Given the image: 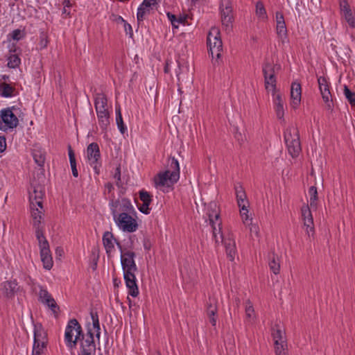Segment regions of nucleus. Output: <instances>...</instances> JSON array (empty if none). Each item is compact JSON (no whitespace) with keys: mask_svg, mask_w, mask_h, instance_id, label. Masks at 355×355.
<instances>
[{"mask_svg":"<svg viewBox=\"0 0 355 355\" xmlns=\"http://www.w3.org/2000/svg\"><path fill=\"white\" fill-rule=\"evenodd\" d=\"M150 204L143 202L141 205H137L138 209L144 214H148L150 212V209L149 208V205Z\"/></svg>","mask_w":355,"mask_h":355,"instance_id":"nucleus-58","label":"nucleus"},{"mask_svg":"<svg viewBox=\"0 0 355 355\" xmlns=\"http://www.w3.org/2000/svg\"><path fill=\"white\" fill-rule=\"evenodd\" d=\"M220 33L218 28L216 27H213L209 31L207 37V43H215L221 42Z\"/></svg>","mask_w":355,"mask_h":355,"instance_id":"nucleus-39","label":"nucleus"},{"mask_svg":"<svg viewBox=\"0 0 355 355\" xmlns=\"http://www.w3.org/2000/svg\"><path fill=\"white\" fill-rule=\"evenodd\" d=\"M152 195L149 192L144 189L139 191V198L144 203L150 204L152 202Z\"/></svg>","mask_w":355,"mask_h":355,"instance_id":"nucleus-52","label":"nucleus"},{"mask_svg":"<svg viewBox=\"0 0 355 355\" xmlns=\"http://www.w3.org/2000/svg\"><path fill=\"white\" fill-rule=\"evenodd\" d=\"M6 148V139L5 136H0V153H3Z\"/></svg>","mask_w":355,"mask_h":355,"instance_id":"nucleus-61","label":"nucleus"},{"mask_svg":"<svg viewBox=\"0 0 355 355\" xmlns=\"http://www.w3.org/2000/svg\"><path fill=\"white\" fill-rule=\"evenodd\" d=\"M114 178L116 180V185L120 188L122 187V182H121V164H119L116 168L115 172L114 174Z\"/></svg>","mask_w":355,"mask_h":355,"instance_id":"nucleus-53","label":"nucleus"},{"mask_svg":"<svg viewBox=\"0 0 355 355\" xmlns=\"http://www.w3.org/2000/svg\"><path fill=\"white\" fill-rule=\"evenodd\" d=\"M135 257L136 254L132 250L125 252L123 253V255H121V264L123 273L128 272H135L137 271V266L135 261Z\"/></svg>","mask_w":355,"mask_h":355,"instance_id":"nucleus-12","label":"nucleus"},{"mask_svg":"<svg viewBox=\"0 0 355 355\" xmlns=\"http://www.w3.org/2000/svg\"><path fill=\"white\" fill-rule=\"evenodd\" d=\"M217 206L215 202H211L209 204L208 209V217L209 224L212 228L213 237H216V234L220 235L221 241L225 239L222 233V221L220 218V213L216 210Z\"/></svg>","mask_w":355,"mask_h":355,"instance_id":"nucleus-6","label":"nucleus"},{"mask_svg":"<svg viewBox=\"0 0 355 355\" xmlns=\"http://www.w3.org/2000/svg\"><path fill=\"white\" fill-rule=\"evenodd\" d=\"M272 330V336L275 340V345H279V342L281 343L285 341L283 336L284 333L277 325H275V327H273Z\"/></svg>","mask_w":355,"mask_h":355,"instance_id":"nucleus-45","label":"nucleus"},{"mask_svg":"<svg viewBox=\"0 0 355 355\" xmlns=\"http://www.w3.org/2000/svg\"><path fill=\"white\" fill-rule=\"evenodd\" d=\"M114 243L116 245L118 249L121 252V255H123V253L125 252H129L128 248H131L132 245V241L130 240V245H128L127 247L122 246L121 243L117 240L114 239Z\"/></svg>","mask_w":355,"mask_h":355,"instance_id":"nucleus-57","label":"nucleus"},{"mask_svg":"<svg viewBox=\"0 0 355 355\" xmlns=\"http://www.w3.org/2000/svg\"><path fill=\"white\" fill-rule=\"evenodd\" d=\"M119 211L128 213V214L133 215L135 216L137 215V212L132 205L131 201L127 198H123L121 199V205L119 208Z\"/></svg>","mask_w":355,"mask_h":355,"instance_id":"nucleus-33","label":"nucleus"},{"mask_svg":"<svg viewBox=\"0 0 355 355\" xmlns=\"http://www.w3.org/2000/svg\"><path fill=\"white\" fill-rule=\"evenodd\" d=\"M302 217L304 221V225L306 228V232L310 236L314 233L313 218L311 211V207L308 205H304L301 208Z\"/></svg>","mask_w":355,"mask_h":355,"instance_id":"nucleus-15","label":"nucleus"},{"mask_svg":"<svg viewBox=\"0 0 355 355\" xmlns=\"http://www.w3.org/2000/svg\"><path fill=\"white\" fill-rule=\"evenodd\" d=\"M221 243L225 245L227 257L231 261H233L236 254L235 241L229 235L228 237L224 239L223 241H221Z\"/></svg>","mask_w":355,"mask_h":355,"instance_id":"nucleus-22","label":"nucleus"},{"mask_svg":"<svg viewBox=\"0 0 355 355\" xmlns=\"http://www.w3.org/2000/svg\"><path fill=\"white\" fill-rule=\"evenodd\" d=\"M48 41L44 37H41L40 42V46L41 49L46 48L47 46Z\"/></svg>","mask_w":355,"mask_h":355,"instance_id":"nucleus-64","label":"nucleus"},{"mask_svg":"<svg viewBox=\"0 0 355 355\" xmlns=\"http://www.w3.org/2000/svg\"><path fill=\"white\" fill-rule=\"evenodd\" d=\"M209 53L212 58V63L214 66L219 65L221 62V52L223 51V42H215L207 44Z\"/></svg>","mask_w":355,"mask_h":355,"instance_id":"nucleus-17","label":"nucleus"},{"mask_svg":"<svg viewBox=\"0 0 355 355\" xmlns=\"http://www.w3.org/2000/svg\"><path fill=\"white\" fill-rule=\"evenodd\" d=\"M274 107L275 110L276 115L278 119H284V100L282 95L279 93H272Z\"/></svg>","mask_w":355,"mask_h":355,"instance_id":"nucleus-24","label":"nucleus"},{"mask_svg":"<svg viewBox=\"0 0 355 355\" xmlns=\"http://www.w3.org/2000/svg\"><path fill=\"white\" fill-rule=\"evenodd\" d=\"M85 337L82 326L75 319H70L67 324L64 331V342L69 349L76 348L78 342Z\"/></svg>","mask_w":355,"mask_h":355,"instance_id":"nucleus-1","label":"nucleus"},{"mask_svg":"<svg viewBox=\"0 0 355 355\" xmlns=\"http://www.w3.org/2000/svg\"><path fill=\"white\" fill-rule=\"evenodd\" d=\"M20 288L17 279L5 281L0 284V294L8 300H12Z\"/></svg>","mask_w":355,"mask_h":355,"instance_id":"nucleus-10","label":"nucleus"},{"mask_svg":"<svg viewBox=\"0 0 355 355\" xmlns=\"http://www.w3.org/2000/svg\"><path fill=\"white\" fill-rule=\"evenodd\" d=\"M19 110L16 106H11L0 110V130L12 131L19 125V121L15 113Z\"/></svg>","mask_w":355,"mask_h":355,"instance_id":"nucleus-2","label":"nucleus"},{"mask_svg":"<svg viewBox=\"0 0 355 355\" xmlns=\"http://www.w3.org/2000/svg\"><path fill=\"white\" fill-rule=\"evenodd\" d=\"M39 300L44 305L47 306L49 309H51L55 318L58 317L60 307L57 304L54 298L46 289L43 288H40L39 292Z\"/></svg>","mask_w":355,"mask_h":355,"instance_id":"nucleus-11","label":"nucleus"},{"mask_svg":"<svg viewBox=\"0 0 355 355\" xmlns=\"http://www.w3.org/2000/svg\"><path fill=\"white\" fill-rule=\"evenodd\" d=\"M339 4L342 15L352 10L347 0H339Z\"/></svg>","mask_w":355,"mask_h":355,"instance_id":"nucleus-55","label":"nucleus"},{"mask_svg":"<svg viewBox=\"0 0 355 355\" xmlns=\"http://www.w3.org/2000/svg\"><path fill=\"white\" fill-rule=\"evenodd\" d=\"M114 239H116L114 237V235L111 232L107 231L104 232L102 241L106 254L108 257H110V254L114 250Z\"/></svg>","mask_w":355,"mask_h":355,"instance_id":"nucleus-25","label":"nucleus"},{"mask_svg":"<svg viewBox=\"0 0 355 355\" xmlns=\"http://www.w3.org/2000/svg\"><path fill=\"white\" fill-rule=\"evenodd\" d=\"M107 98L105 94L98 93L94 98V107L96 112H109L107 110Z\"/></svg>","mask_w":355,"mask_h":355,"instance_id":"nucleus-26","label":"nucleus"},{"mask_svg":"<svg viewBox=\"0 0 355 355\" xmlns=\"http://www.w3.org/2000/svg\"><path fill=\"white\" fill-rule=\"evenodd\" d=\"M284 136L288 153L292 157H297L302 150L297 128L294 126L288 127Z\"/></svg>","mask_w":355,"mask_h":355,"instance_id":"nucleus-4","label":"nucleus"},{"mask_svg":"<svg viewBox=\"0 0 355 355\" xmlns=\"http://www.w3.org/2000/svg\"><path fill=\"white\" fill-rule=\"evenodd\" d=\"M343 94L352 107H355V92L351 91L347 85H344Z\"/></svg>","mask_w":355,"mask_h":355,"instance_id":"nucleus-46","label":"nucleus"},{"mask_svg":"<svg viewBox=\"0 0 355 355\" xmlns=\"http://www.w3.org/2000/svg\"><path fill=\"white\" fill-rule=\"evenodd\" d=\"M206 313L209 322L213 327H216L218 319V307L216 302L214 299L209 298L207 302Z\"/></svg>","mask_w":355,"mask_h":355,"instance_id":"nucleus-19","label":"nucleus"},{"mask_svg":"<svg viewBox=\"0 0 355 355\" xmlns=\"http://www.w3.org/2000/svg\"><path fill=\"white\" fill-rule=\"evenodd\" d=\"M32 155L35 163L43 169L45 162V151L39 147H35L32 150Z\"/></svg>","mask_w":355,"mask_h":355,"instance_id":"nucleus-29","label":"nucleus"},{"mask_svg":"<svg viewBox=\"0 0 355 355\" xmlns=\"http://www.w3.org/2000/svg\"><path fill=\"white\" fill-rule=\"evenodd\" d=\"M9 35L11 36L12 40L19 41L25 36V33H23L20 29H15Z\"/></svg>","mask_w":355,"mask_h":355,"instance_id":"nucleus-56","label":"nucleus"},{"mask_svg":"<svg viewBox=\"0 0 355 355\" xmlns=\"http://www.w3.org/2000/svg\"><path fill=\"white\" fill-rule=\"evenodd\" d=\"M302 96V88L301 85L298 83H293L291 88V98L292 99L291 105L293 108H296L300 101Z\"/></svg>","mask_w":355,"mask_h":355,"instance_id":"nucleus-23","label":"nucleus"},{"mask_svg":"<svg viewBox=\"0 0 355 355\" xmlns=\"http://www.w3.org/2000/svg\"><path fill=\"white\" fill-rule=\"evenodd\" d=\"M347 21L348 25L351 28H355V17H354L352 10L343 15Z\"/></svg>","mask_w":355,"mask_h":355,"instance_id":"nucleus-54","label":"nucleus"},{"mask_svg":"<svg viewBox=\"0 0 355 355\" xmlns=\"http://www.w3.org/2000/svg\"><path fill=\"white\" fill-rule=\"evenodd\" d=\"M318 82L322 98L325 103V108L330 112H332L334 110V103L327 80L324 76H320L318 78Z\"/></svg>","mask_w":355,"mask_h":355,"instance_id":"nucleus-9","label":"nucleus"},{"mask_svg":"<svg viewBox=\"0 0 355 355\" xmlns=\"http://www.w3.org/2000/svg\"><path fill=\"white\" fill-rule=\"evenodd\" d=\"M87 157L89 162L90 166L94 170L96 174L100 173V167L101 166V153L98 144L96 142L91 143L87 148Z\"/></svg>","mask_w":355,"mask_h":355,"instance_id":"nucleus-8","label":"nucleus"},{"mask_svg":"<svg viewBox=\"0 0 355 355\" xmlns=\"http://www.w3.org/2000/svg\"><path fill=\"white\" fill-rule=\"evenodd\" d=\"M237 204L239 207L240 208V214L241 216V218L243 220L244 223H248V221L249 220V216L248 214V207H249V202L247 198H245V200H241L239 201H237Z\"/></svg>","mask_w":355,"mask_h":355,"instance_id":"nucleus-36","label":"nucleus"},{"mask_svg":"<svg viewBox=\"0 0 355 355\" xmlns=\"http://www.w3.org/2000/svg\"><path fill=\"white\" fill-rule=\"evenodd\" d=\"M47 345H43L42 347L37 343H33L31 355H42L46 349Z\"/></svg>","mask_w":355,"mask_h":355,"instance_id":"nucleus-50","label":"nucleus"},{"mask_svg":"<svg viewBox=\"0 0 355 355\" xmlns=\"http://www.w3.org/2000/svg\"><path fill=\"white\" fill-rule=\"evenodd\" d=\"M114 220L119 229L125 232L132 233L138 229L136 219L128 213L121 212Z\"/></svg>","mask_w":355,"mask_h":355,"instance_id":"nucleus-7","label":"nucleus"},{"mask_svg":"<svg viewBox=\"0 0 355 355\" xmlns=\"http://www.w3.org/2000/svg\"><path fill=\"white\" fill-rule=\"evenodd\" d=\"M121 205V200H111L110 202V207L111 209V213L113 216V218H115L118 215H119V213H118V207H120Z\"/></svg>","mask_w":355,"mask_h":355,"instance_id":"nucleus-49","label":"nucleus"},{"mask_svg":"<svg viewBox=\"0 0 355 355\" xmlns=\"http://www.w3.org/2000/svg\"><path fill=\"white\" fill-rule=\"evenodd\" d=\"M275 20L277 23L276 31L277 34L281 38H285L287 36V29L284 20V15L280 11L275 12Z\"/></svg>","mask_w":355,"mask_h":355,"instance_id":"nucleus-21","label":"nucleus"},{"mask_svg":"<svg viewBox=\"0 0 355 355\" xmlns=\"http://www.w3.org/2000/svg\"><path fill=\"white\" fill-rule=\"evenodd\" d=\"M15 88L6 83H0V95L3 98L13 96Z\"/></svg>","mask_w":355,"mask_h":355,"instance_id":"nucleus-37","label":"nucleus"},{"mask_svg":"<svg viewBox=\"0 0 355 355\" xmlns=\"http://www.w3.org/2000/svg\"><path fill=\"white\" fill-rule=\"evenodd\" d=\"M21 59L15 53H11L8 58V67L11 69H15L19 66Z\"/></svg>","mask_w":355,"mask_h":355,"instance_id":"nucleus-47","label":"nucleus"},{"mask_svg":"<svg viewBox=\"0 0 355 355\" xmlns=\"http://www.w3.org/2000/svg\"><path fill=\"white\" fill-rule=\"evenodd\" d=\"M172 178L173 177L170 173V171H165L164 172L157 174V175L155 178V183L157 187L166 186L170 187L176 183L179 180L178 178H175V180H173Z\"/></svg>","mask_w":355,"mask_h":355,"instance_id":"nucleus-16","label":"nucleus"},{"mask_svg":"<svg viewBox=\"0 0 355 355\" xmlns=\"http://www.w3.org/2000/svg\"><path fill=\"white\" fill-rule=\"evenodd\" d=\"M265 87L267 90L269 89L270 87L272 90L273 93L276 92V83L277 78L275 75L263 76Z\"/></svg>","mask_w":355,"mask_h":355,"instance_id":"nucleus-43","label":"nucleus"},{"mask_svg":"<svg viewBox=\"0 0 355 355\" xmlns=\"http://www.w3.org/2000/svg\"><path fill=\"white\" fill-rule=\"evenodd\" d=\"M40 254L44 268L46 270H51L53 266V261L50 248L41 249V250H40Z\"/></svg>","mask_w":355,"mask_h":355,"instance_id":"nucleus-27","label":"nucleus"},{"mask_svg":"<svg viewBox=\"0 0 355 355\" xmlns=\"http://www.w3.org/2000/svg\"><path fill=\"white\" fill-rule=\"evenodd\" d=\"M80 343V352L78 355H92V351L96 350V344L94 339H89L84 338L79 341Z\"/></svg>","mask_w":355,"mask_h":355,"instance_id":"nucleus-20","label":"nucleus"},{"mask_svg":"<svg viewBox=\"0 0 355 355\" xmlns=\"http://www.w3.org/2000/svg\"><path fill=\"white\" fill-rule=\"evenodd\" d=\"M245 323L246 324H252L256 318V315H255L253 305L250 300H248L245 302Z\"/></svg>","mask_w":355,"mask_h":355,"instance_id":"nucleus-30","label":"nucleus"},{"mask_svg":"<svg viewBox=\"0 0 355 355\" xmlns=\"http://www.w3.org/2000/svg\"><path fill=\"white\" fill-rule=\"evenodd\" d=\"M68 154L69 158L70 166L72 171L73 177L77 178L78 176V172L76 167V160L75 157L74 151L73 150L71 145L68 146Z\"/></svg>","mask_w":355,"mask_h":355,"instance_id":"nucleus-40","label":"nucleus"},{"mask_svg":"<svg viewBox=\"0 0 355 355\" xmlns=\"http://www.w3.org/2000/svg\"><path fill=\"white\" fill-rule=\"evenodd\" d=\"M124 30L127 35H129L130 38L133 37V31L131 25L128 24L127 21H124Z\"/></svg>","mask_w":355,"mask_h":355,"instance_id":"nucleus-60","label":"nucleus"},{"mask_svg":"<svg viewBox=\"0 0 355 355\" xmlns=\"http://www.w3.org/2000/svg\"><path fill=\"white\" fill-rule=\"evenodd\" d=\"M135 273V272H131L123 273V278L125 282V285L128 288V295L133 297H137L139 293Z\"/></svg>","mask_w":355,"mask_h":355,"instance_id":"nucleus-14","label":"nucleus"},{"mask_svg":"<svg viewBox=\"0 0 355 355\" xmlns=\"http://www.w3.org/2000/svg\"><path fill=\"white\" fill-rule=\"evenodd\" d=\"M275 66L268 60L266 59L262 65V72L263 76L275 75Z\"/></svg>","mask_w":355,"mask_h":355,"instance_id":"nucleus-44","label":"nucleus"},{"mask_svg":"<svg viewBox=\"0 0 355 355\" xmlns=\"http://www.w3.org/2000/svg\"><path fill=\"white\" fill-rule=\"evenodd\" d=\"M91 318L92 320V325L93 328L95 331H101L100 322L98 319V315L96 311H91L90 312Z\"/></svg>","mask_w":355,"mask_h":355,"instance_id":"nucleus-51","label":"nucleus"},{"mask_svg":"<svg viewBox=\"0 0 355 355\" xmlns=\"http://www.w3.org/2000/svg\"><path fill=\"white\" fill-rule=\"evenodd\" d=\"M268 266L270 270L275 274L277 275L280 270V263L279 257L274 252L268 254Z\"/></svg>","mask_w":355,"mask_h":355,"instance_id":"nucleus-34","label":"nucleus"},{"mask_svg":"<svg viewBox=\"0 0 355 355\" xmlns=\"http://www.w3.org/2000/svg\"><path fill=\"white\" fill-rule=\"evenodd\" d=\"M33 343H37L42 347L48 344V334L40 322H33Z\"/></svg>","mask_w":355,"mask_h":355,"instance_id":"nucleus-13","label":"nucleus"},{"mask_svg":"<svg viewBox=\"0 0 355 355\" xmlns=\"http://www.w3.org/2000/svg\"><path fill=\"white\" fill-rule=\"evenodd\" d=\"M167 17L168 20L171 21L173 28H178L179 26V24H184L187 21V15H180L178 18L177 17L171 13V12H167Z\"/></svg>","mask_w":355,"mask_h":355,"instance_id":"nucleus-38","label":"nucleus"},{"mask_svg":"<svg viewBox=\"0 0 355 355\" xmlns=\"http://www.w3.org/2000/svg\"><path fill=\"white\" fill-rule=\"evenodd\" d=\"M98 124L103 131H106L110 125V114L109 112H98L96 113Z\"/></svg>","mask_w":355,"mask_h":355,"instance_id":"nucleus-35","label":"nucleus"},{"mask_svg":"<svg viewBox=\"0 0 355 355\" xmlns=\"http://www.w3.org/2000/svg\"><path fill=\"white\" fill-rule=\"evenodd\" d=\"M157 4L156 0H144L141 4L139 6L137 12V20L138 23L143 21L145 15L150 14L152 9V6Z\"/></svg>","mask_w":355,"mask_h":355,"instance_id":"nucleus-18","label":"nucleus"},{"mask_svg":"<svg viewBox=\"0 0 355 355\" xmlns=\"http://www.w3.org/2000/svg\"><path fill=\"white\" fill-rule=\"evenodd\" d=\"M35 237L38 241L40 250L49 248V243L44 234L42 227H37L35 228Z\"/></svg>","mask_w":355,"mask_h":355,"instance_id":"nucleus-31","label":"nucleus"},{"mask_svg":"<svg viewBox=\"0 0 355 355\" xmlns=\"http://www.w3.org/2000/svg\"><path fill=\"white\" fill-rule=\"evenodd\" d=\"M285 341L283 342H279V345H275V354L276 355H284V343Z\"/></svg>","mask_w":355,"mask_h":355,"instance_id":"nucleus-59","label":"nucleus"},{"mask_svg":"<svg viewBox=\"0 0 355 355\" xmlns=\"http://www.w3.org/2000/svg\"><path fill=\"white\" fill-rule=\"evenodd\" d=\"M167 169L166 171H170L172 175V179L180 178V166L177 159L174 157H169L167 162Z\"/></svg>","mask_w":355,"mask_h":355,"instance_id":"nucleus-28","label":"nucleus"},{"mask_svg":"<svg viewBox=\"0 0 355 355\" xmlns=\"http://www.w3.org/2000/svg\"><path fill=\"white\" fill-rule=\"evenodd\" d=\"M115 112H116V122L117 127H118L119 131L122 134H124L127 131V127L125 126V125L124 124L123 121L120 105L116 106Z\"/></svg>","mask_w":355,"mask_h":355,"instance_id":"nucleus-41","label":"nucleus"},{"mask_svg":"<svg viewBox=\"0 0 355 355\" xmlns=\"http://www.w3.org/2000/svg\"><path fill=\"white\" fill-rule=\"evenodd\" d=\"M255 15L261 21L266 22L268 20L266 9L261 1H258L255 4Z\"/></svg>","mask_w":355,"mask_h":355,"instance_id":"nucleus-32","label":"nucleus"},{"mask_svg":"<svg viewBox=\"0 0 355 355\" xmlns=\"http://www.w3.org/2000/svg\"><path fill=\"white\" fill-rule=\"evenodd\" d=\"M221 22L226 31H230L233 27L234 17L231 0H220L219 4Z\"/></svg>","mask_w":355,"mask_h":355,"instance_id":"nucleus-5","label":"nucleus"},{"mask_svg":"<svg viewBox=\"0 0 355 355\" xmlns=\"http://www.w3.org/2000/svg\"><path fill=\"white\" fill-rule=\"evenodd\" d=\"M85 338H87L91 340L94 339V333L92 331V328L90 327V324H88L87 329V334H85Z\"/></svg>","mask_w":355,"mask_h":355,"instance_id":"nucleus-62","label":"nucleus"},{"mask_svg":"<svg viewBox=\"0 0 355 355\" xmlns=\"http://www.w3.org/2000/svg\"><path fill=\"white\" fill-rule=\"evenodd\" d=\"M105 191L108 193H110L114 190V186H113V184L111 182H107L105 184Z\"/></svg>","mask_w":355,"mask_h":355,"instance_id":"nucleus-63","label":"nucleus"},{"mask_svg":"<svg viewBox=\"0 0 355 355\" xmlns=\"http://www.w3.org/2000/svg\"><path fill=\"white\" fill-rule=\"evenodd\" d=\"M234 190L236 193V201L245 200V198H247L245 191L240 183H236L234 184Z\"/></svg>","mask_w":355,"mask_h":355,"instance_id":"nucleus-48","label":"nucleus"},{"mask_svg":"<svg viewBox=\"0 0 355 355\" xmlns=\"http://www.w3.org/2000/svg\"><path fill=\"white\" fill-rule=\"evenodd\" d=\"M42 196L43 193L40 187H34L33 194L30 195L29 198L31 208L32 209L31 216L33 219V225L34 228H37V227H42L41 220L42 218V211L35 207L37 206L41 209H43Z\"/></svg>","mask_w":355,"mask_h":355,"instance_id":"nucleus-3","label":"nucleus"},{"mask_svg":"<svg viewBox=\"0 0 355 355\" xmlns=\"http://www.w3.org/2000/svg\"><path fill=\"white\" fill-rule=\"evenodd\" d=\"M309 195L310 196V207L311 209H317L318 205V191L317 188L315 186H311L309 189Z\"/></svg>","mask_w":355,"mask_h":355,"instance_id":"nucleus-42","label":"nucleus"}]
</instances>
